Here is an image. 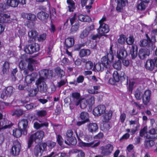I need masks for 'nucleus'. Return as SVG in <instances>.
I'll return each instance as SVG.
<instances>
[{"mask_svg":"<svg viewBox=\"0 0 157 157\" xmlns=\"http://www.w3.org/2000/svg\"><path fill=\"white\" fill-rule=\"evenodd\" d=\"M28 35L30 38L34 39L37 37L38 33L36 30H32L29 32Z\"/></svg>","mask_w":157,"mask_h":157,"instance_id":"4c0bfd02","label":"nucleus"},{"mask_svg":"<svg viewBox=\"0 0 157 157\" xmlns=\"http://www.w3.org/2000/svg\"><path fill=\"white\" fill-rule=\"evenodd\" d=\"M113 149V147L112 144H108L104 147H101V153L103 156L109 155L111 153Z\"/></svg>","mask_w":157,"mask_h":157,"instance_id":"423d86ee","label":"nucleus"},{"mask_svg":"<svg viewBox=\"0 0 157 157\" xmlns=\"http://www.w3.org/2000/svg\"><path fill=\"white\" fill-rule=\"evenodd\" d=\"M80 107L82 109H85L87 107L88 104V102L87 100L84 98H82L79 101Z\"/></svg>","mask_w":157,"mask_h":157,"instance_id":"ea45409f","label":"nucleus"},{"mask_svg":"<svg viewBox=\"0 0 157 157\" xmlns=\"http://www.w3.org/2000/svg\"><path fill=\"white\" fill-rule=\"evenodd\" d=\"M147 127H144L143 129L141 130L140 132V135L141 137H143L145 134L147 132Z\"/></svg>","mask_w":157,"mask_h":157,"instance_id":"e2e57ef3","label":"nucleus"},{"mask_svg":"<svg viewBox=\"0 0 157 157\" xmlns=\"http://www.w3.org/2000/svg\"><path fill=\"white\" fill-rule=\"evenodd\" d=\"M84 80V77L82 75H79L78 77L76 79V82L78 83H82Z\"/></svg>","mask_w":157,"mask_h":157,"instance_id":"774afa93","label":"nucleus"},{"mask_svg":"<svg viewBox=\"0 0 157 157\" xmlns=\"http://www.w3.org/2000/svg\"><path fill=\"white\" fill-rule=\"evenodd\" d=\"M143 93L142 91L138 90H136L135 92L134 96L137 100H140L143 97Z\"/></svg>","mask_w":157,"mask_h":157,"instance_id":"58836bf2","label":"nucleus"},{"mask_svg":"<svg viewBox=\"0 0 157 157\" xmlns=\"http://www.w3.org/2000/svg\"><path fill=\"white\" fill-rule=\"evenodd\" d=\"M146 6L143 2H141L137 6V8L138 10L141 11L144 10L146 8Z\"/></svg>","mask_w":157,"mask_h":157,"instance_id":"864d4df0","label":"nucleus"},{"mask_svg":"<svg viewBox=\"0 0 157 157\" xmlns=\"http://www.w3.org/2000/svg\"><path fill=\"white\" fill-rule=\"evenodd\" d=\"M121 61L119 60L115 61L113 64V67L115 69L118 70H119L121 69Z\"/></svg>","mask_w":157,"mask_h":157,"instance_id":"a19ab883","label":"nucleus"},{"mask_svg":"<svg viewBox=\"0 0 157 157\" xmlns=\"http://www.w3.org/2000/svg\"><path fill=\"white\" fill-rule=\"evenodd\" d=\"M86 43H84L82 44H78L77 45L75 46V50L78 51L81 48L83 47L85 45H86Z\"/></svg>","mask_w":157,"mask_h":157,"instance_id":"680f3d73","label":"nucleus"},{"mask_svg":"<svg viewBox=\"0 0 157 157\" xmlns=\"http://www.w3.org/2000/svg\"><path fill=\"white\" fill-rule=\"evenodd\" d=\"M74 152L75 153H78L77 157H85V153L82 150L75 149L74 150Z\"/></svg>","mask_w":157,"mask_h":157,"instance_id":"6e6d98bb","label":"nucleus"},{"mask_svg":"<svg viewBox=\"0 0 157 157\" xmlns=\"http://www.w3.org/2000/svg\"><path fill=\"white\" fill-rule=\"evenodd\" d=\"M145 67L146 69L152 71L155 68L152 59H148L146 62Z\"/></svg>","mask_w":157,"mask_h":157,"instance_id":"b1692460","label":"nucleus"},{"mask_svg":"<svg viewBox=\"0 0 157 157\" xmlns=\"http://www.w3.org/2000/svg\"><path fill=\"white\" fill-rule=\"evenodd\" d=\"M79 25V24L78 23L72 25L70 29V33H72L78 31V29Z\"/></svg>","mask_w":157,"mask_h":157,"instance_id":"de8ad7c7","label":"nucleus"},{"mask_svg":"<svg viewBox=\"0 0 157 157\" xmlns=\"http://www.w3.org/2000/svg\"><path fill=\"white\" fill-rule=\"evenodd\" d=\"M69 11L73 12L75 9V3L73 0H67Z\"/></svg>","mask_w":157,"mask_h":157,"instance_id":"2f4dec72","label":"nucleus"},{"mask_svg":"<svg viewBox=\"0 0 157 157\" xmlns=\"http://www.w3.org/2000/svg\"><path fill=\"white\" fill-rule=\"evenodd\" d=\"M40 49L39 45L37 43H33L26 46L24 48V51L27 53L32 54L37 52Z\"/></svg>","mask_w":157,"mask_h":157,"instance_id":"20e7f679","label":"nucleus"},{"mask_svg":"<svg viewBox=\"0 0 157 157\" xmlns=\"http://www.w3.org/2000/svg\"><path fill=\"white\" fill-rule=\"evenodd\" d=\"M107 59L110 62H112L114 59L113 53H108L107 55Z\"/></svg>","mask_w":157,"mask_h":157,"instance_id":"13d9d810","label":"nucleus"},{"mask_svg":"<svg viewBox=\"0 0 157 157\" xmlns=\"http://www.w3.org/2000/svg\"><path fill=\"white\" fill-rule=\"evenodd\" d=\"M106 109L105 105H100L95 108L93 110V114L95 116H99L104 113Z\"/></svg>","mask_w":157,"mask_h":157,"instance_id":"9d476101","label":"nucleus"},{"mask_svg":"<svg viewBox=\"0 0 157 157\" xmlns=\"http://www.w3.org/2000/svg\"><path fill=\"white\" fill-rule=\"evenodd\" d=\"M21 148V145L20 143L16 141L14 142V145L12 147L10 151V153L13 156L18 155Z\"/></svg>","mask_w":157,"mask_h":157,"instance_id":"6e6552de","label":"nucleus"},{"mask_svg":"<svg viewBox=\"0 0 157 157\" xmlns=\"http://www.w3.org/2000/svg\"><path fill=\"white\" fill-rule=\"evenodd\" d=\"M23 110L21 109H18L14 111L13 112V113L12 115L16 116L17 117H19L21 116L23 114Z\"/></svg>","mask_w":157,"mask_h":157,"instance_id":"37998d69","label":"nucleus"},{"mask_svg":"<svg viewBox=\"0 0 157 157\" xmlns=\"http://www.w3.org/2000/svg\"><path fill=\"white\" fill-rule=\"evenodd\" d=\"M47 114L46 111L44 110H38L36 111V114L38 117H42Z\"/></svg>","mask_w":157,"mask_h":157,"instance_id":"5fc2aeb1","label":"nucleus"},{"mask_svg":"<svg viewBox=\"0 0 157 157\" xmlns=\"http://www.w3.org/2000/svg\"><path fill=\"white\" fill-rule=\"evenodd\" d=\"M11 21L10 16L6 14L0 13V23H6Z\"/></svg>","mask_w":157,"mask_h":157,"instance_id":"2eb2a0df","label":"nucleus"},{"mask_svg":"<svg viewBox=\"0 0 157 157\" xmlns=\"http://www.w3.org/2000/svg\"><path fill=\"white\" fill-rule=\"evenodd\" d=\"M71 96L73 98L74 103L76 106H78L79 104V101L82 99L80 98V95L79 93L73 92L72 93Z\"/></svg>","mask_w":157,"mask_h":157,"instance_id":"f3484780","label":"nucleus"},{"mask_svg":"<svg viewBox=\"0 0 157 157\" xmlns=\"http://www.w3.org/2000/svg\"><path fill=\"white\" fill-rule=\"evenodd\" d=\"M38 92L36 88L34 89H31L29 90L28 95L30 97H34L36 95Z\"/></svg>","mask_w":157,"mask_h":157,"instance_id":"a18cd8bd","label":"nucleus"},{"mask_svg":"<svg viewBox=\"0 0 157 157\" xmlns=\"http://www.w3.org/2000/svg\"><path fill=\"white\" fill-rule=\"evenodd\" d=\"M74 44V39L72 38H67L65 41V45L67 48H69L73 46Z\"/></svg>","mask_w":157,"mask_h":157,"instance_id":"c85d7f7f","label":"nucleus"},{"mask_svg":"<svg viewBox=\"0 0 157 157\" xmlns=\"http://www.w3.org/2000/svg\"><path fill=\"white\" fill-rule=\"evenodd\" d=\"M149 55V52L147 49H141L139 52V57L141 59H144Z\"/></svg>","mask_w":157,"mask_h":157,"instance_id":"6ab92c4d","label":"nucleus"},{"mask_svg":"<svg viewBox=\"0 0 157 157\" xmlns=\"http://www.w3.org/2000/svg\"><path fill=\"white\" fill-rule=\"evenodd\" d=\"M55 72L57 75L61 77H62L64 75V72L59 67H57L55 69Z\"/></svg>","mask_w":157,"mask_h":157,"instance_id":"c03bdc74","label":"nucleus"},{"mask_svg":"<svg viewBox=\"0 0 157 157\" xmlns=\"http://www.w3.org/2000/svg\"><path fill=\"white\" fill-rule=\"evenodd\" d=\"M94 143V142H92L90 143H83L84 145L86 147H94L98 146L100 144V142H98L95 144H94L93 145V144Z\"/></svg>","mask_w":157,"mask_h":157,"instance_id":"603ef678","label":"nucleus"},{"mask_svg":"<svg viewBox=\"0 0 157 157\" xmlns=\"http://www.w3.org/2000/svg\"><path fill=\"white\" fill-rule=\"evenodd\" d=\"M149 133L151 134L154 135V138L157 137V133L156 132L155 129L154 128H152L149 131Z\"/></svg>","mask_w":157,"mask_h":157,"instance_id":"338daca9","label":"nucleus"},{"mask_svg":"<svg viewBox=\"0 0 157 157\" xmlns=\"http://www.w3.org/2000/svg\"><path fill=\"white\" fill-rule=\"evenodd\" d=\"M96 70L98 71H102L104 69V67L102 66L101 64L99 63H98L96 64L94 67Z\"/></svg>","mask_w":157,"mask_h":157,"instance_id":"8fccbe9b","label":"nucleus"},{"mask_svg":"<svg viewBox=\"0 0 157 157\" xmlns=\"http://www.w3.org/2000/svg\"><path fill=\"white\" fill-rule=\"evenodd\" d=\"M36 85L37 86L38 91L41 93H46L48 90L47 85L43 79H38L36 82Z\"/></svg>","mask_w":157,"mask_h":157,"instance_id":"39448f33","label":"nucleus"},{"mask_svg":"<svg viewBox=\"0 0 157 157\" xmlns=\"http://www.w3.org/2000/svg\"><path fill=\"white\" fill-rule=\"evenodd\" d=\"M134 41V39L133 36H130L126 39L127 43L129 45H131L133 44Z\"/></svg>","mask_w":157,"mask_h":157,"instance_id":"3c124183","label":"nucleus"},{"mask_svg":"<svg viewBox=\"0 0 157 157\" xmlns=\"http://www.w3.org/2000/svg\"><path fill=\"white\" fill-rule=\"evenodd\" d=\"M78 17L79 20L82 22H90L91 21V18L87 15L80 14L78 16Z\"/></svg>","mask_w":157,"mask_h":157,"instance_id":"393cba45","label":"nucleus"},{"mask_svg":"<svg viewBox=\"0 0 157 157\" xmlns=\"http://www.w3.org/2000/svg\"><path fill=\"white\" fill-rule=\"evenodd\" d=\"M87 100L88 104L92 105L94 103V97H91Z\"/></svg>","mask_w":157,"mask_h":157,"instance_id":"69168bd1","label":"nucleus"},{"mask_svg":"<svg viewBox=\"0 0 157 157\" xmlns=\"http://www.w3.org/2000/svg\"><path fill=\"white\" fill-rule=\"evenodd\" d=\"M21 17L24 19H26L32 21H35L37 20L36 15L31 13H22L21 14Z\"/></svg>","mask_w":157,"mask_h":157,"instance_id":"ddd939ff","label":"nucleus"},{"mask_svg":"<svg viewBox=\"0 0 157 157\" xmlns=\"http://www.w3.org/2000/svg\"><path fill=\"white\" fill-rule=\"evenodd\" d=\"M56 140L58 144L61 146H62L63 144V140L62 137L59 135L56 136Z\"/></svg>","mask_w":157,"mask_h":157,"instance_id":"09e8293b","label":"nucleus"},{"mask_svg":"<svg viewBox=\"0 0 157 157\" xmlns=\"http://www.w3.org/2000/svg\"><path fill=\"white\" fill-rule=\"evenodd\" d=\"M151 94V91L149 90H146L143 94L142 100L144 104L146 105L148 103Z\"/></svg>","mask_w":157,"mask_h":157,"instance_id":"9b49d317","label":"nucleus"},{"mask_svg":"<svg viewBox=\"0 0 157 157\" xmlns=\"http://www.w3.org/2000/svg\"><path fill=\"white\" fill-rule=\"evenodd\" d=\"M9 69V63L7 61H5L3 66L2 71L3 73H6L8 72Z\"/></svg>","mask_w":157,"mask_h":157,"instance_id":"79ce46f5","label":"nucleus"},{"mask_svg":"<svg viewBox=\"0 0 157 157\" xmlns=\"http://www.w3.org/2000/svg\"><path fill=\"white\" fill-rule=\"evenodd\" d=\"M46 35L45 33H43L40 35L37 38V39L39 41H43L45 40L46 38Z\"/></svg>","mask_w":157,"mask_h":157,"instance_id":"bf43d9fd","label":"nucleus"},{"mask_svg":"<svg viewBox=\"0 0 157 157\" xmlns=\"http://www.w3.org/2000/svg\"><path fill=\"white\" fill-rule=\"evenodd\" d=\"M154 144V142L152 140H147L145 141V146L147 148L153 146Z\"/></svg>","mask_w":157,"mask_h":157,"instance_id":"49530a36","label":"nucleus"},{"mask_svg":"<svg viewBox=\"0 0 157 157\" xmlns=\"http://www.w3.org/2000/svg\"><path fill=\"white\" fill-rule=\"evenodd\" d=\"M82 62L85 63V68L87 70H90L93 67V63L90 61L87 60L85 59H83L82 60Z\"/></svg>","mask_w":157,"mask_h":157,"instance_id":"7c9ffc66","label":"nucleus"},{"mask_svg":"<svg viewBox=\"0 0 157 157\" xmlns=\"http://www.w3.org/2000/svg\"><path fill=\"white\" fill-rule=\"evenodd\" d=\"M101 65L102 66L105 67V68H109L110 67V62L107 59L106 56L103 57L101 59Z\"/></svg>","mask_w":157,"mask_h":157,"instance_id":"a878e982","label":"nucleus"},{"mask_svg":"<svg viewBox=\"0 0 157 157\" xmlns=\"http://www.w3.org/2000/svg\"><path fill=\"white\" fill-rule=\"evenodd\" d=\"M48 125V124L47 122H44V123L40 124L37 122H36L34 123V127L36 129H38L44 126L47 127Z\"/></svg>","mask_w":157,"mask_h":157,"instance_id":"f704fd0d","label":"nucleus"},{"mask_svg":"<svg viewBox=\"0 0 157 157\" xmlns=\"http://www.w3.org/2000/svg\"><path fill=\"white\" fill-rule=\"evenodd\" d=\"M90 52L89 49H82L79 52V56L82 57L86 56H89L90 54Z\"/></svg>","mask_w":157,"mask_h":157,"instance_id":"72a5a7b5","label":"nucleus"},{"mask_svg":"<svg viewBox=\"0 0 157 157\" xmlns=\"http://www.w3.org/2000/svg\"><path fill=\"white\" fill-rule=\"evenodd\" d=\"M38 18L43 23H45L47 22L49 15L47 13L44 11H40L37 14Z\"/></svg>","mask_w":157,"mask_h":157,"instance_id":"f8f14e48","label":"nucleus"},{"mask_svg":"<svg viewBox=\"0 0 157 157\" xmlns=\"http://www.w3.org/2000/svg\"><path fill=\"white\" fill-rule=\"evenodd\" d=\"M88 130L93 133L96 132L98 129V126L96 123H90L87 125Z\"/></svg>","mask_w":157,"mask_h":157,"instance_id":"5701e85b","label":"nucleus"},{"mask_svg":"<svg viewBox=\"0 0 157 157\" xmlns=\"http://www.w3.org/2000/svg\"><path fill=\"white\" fill-rule=\"evenodd\" d=\"M99 33L101 35H104L105 33H107L109 31V29L108 25L105 24H101L98 29Z\"/></svg>","mask_w":157,"mask_h":157,"instance_id":"dca6fc26","label":"nucleus"},{"mask_svg":"<svg viewBox=\"0 0 157 157\" xmlns=\"http://www.w3.org/2000/svg\"><path fill=\"white\" fill-rule=\"evenodd\" d=\"M113 76V78L109 80V82L111 84L114 85L116 82H118L120 80L124 84L128 85V78L127 77H126L124 72H121L120 75L118 71H114Z\"/></svg>","mask_w":157,"mask_h":157,"instance_id":"f257e3e1","label":"nucleus"},{"mask_svg":"<svg viewBox=\"0 0 157 157\" xmlns=\"http://www.w3.org/2000/svg\"><path fill=\"white\" fill-rule=\"evenodd\" d=\"M127 54L126 51L124 47L121 48L119 52H117V56L118 58L121 59L125 58L127 56Z\"/></svg>","mask_w":157,"mask_h":157,"instance_id":"aec40b11","label":"nucleus"},{"mask_svg":"<svg viewBox=\"0 0 157 157\" xmlns=\"http://www.w3.org/2000/svg\"><path fill=\"white\" fill-rule=\"evenodd\" d=\"M79 117L81 120L85 121L86 122L89 121V115L86 112H82L80 113Z\"/></svg>","mask_w":157,"mask_h":157,"instance_id":"473e14b6","label":"nucleus"},{"mask_svg":"<svg viewBox=\"0 0 157 157\" xmlns=\"http://www.w3.org/2000/svg\"><path fill=\"white\" fill-rule=\"evenodd\" d=\"M65 143L68 145H75L77 143V140L74 136L67 138V140L65 141Z\"/></svg>","mask_w":157,"mask_h":157,"instance_id":"c756f323","label":"nucleus"},{"mask_svg":"<svg viewBox=\"0 0 157 157\" xmlns=\"http://www.w3.org/2000/svg\"><path fill=\"white\" fill-rule=\"evenodd\" d=\"M44 132L42 131H37L34 134L31 135L28 142V147L30 148L33 143V141L35 142L41 141L44 136Z\"/></svg>","mask_w":157,"mask_h":157,"instance_id":"f03ea898","label":"nucleus"},{"mask_svg":"<svg viewBox=\"0 0 157 157\" xmlns=\"http://www.w3.org/2000/svg\"><path fill=\"white\" fill-rule=\"evenodd\" d=\"M125 40V36L124 35H121L118 40V42L121 44L124 43Z\"/></svg>","mask_w":157,"mask_h":157,"instance_id":"0e129e2a","label":"nucleus"},{"mask_svg":"<svg viewBox=\"0 0 157 157\" xmlns=\"http://www.w3.org/2000/svg\"><path fill=\"white\" fill-rule=\"evenodd\" d=\"M137 50L138 48L136 45H133L132 46L130 54L131 55L132 59H134L136 57L137 55Z\"/></svg>","mask_w":157,"mask_h":157,"instance_id":"412c9836","label":"nucleus"},{"mask_svg":"<svg viewBox=\"0 0 157 157\" xmlns=\"http://www.w3.org/2000/svg\"><path fill=\"white\" fill-rule=\"evenodd\" d=\"M40 77L38 79H43L44 81L48 74V70H42L39 72Z\"/></svg>","mask_w":157,"mask_h":157,"instance_id":"bb28decb","label":"nucleus"},{"mask_svg":"<svg viewBox=\"0 0 157 157\" xmlns=\"http://www.w3.org/2000/svg\"><path fill=\"white\" fill-rule=\"evenodd\" d=\"M89 33V32L86 28L80 34V37L81 38H83L87 36Z\"/></svg>","mask_w":157,"mask_h":157,"instance_id":"4d7b16f0","label":"nucleus"},{"mask_svg":"<svg viewBox=\"0 0 157 157\" xmlns=\"http://www.w3.org/2000/svg\"><path fill=\"white\" fill-rule=\"evenodd\" d=\"M112 115V111H109L107 113H104L103 115L102 121L103 122H108L111 119Z\"/></svg>","mask_w":157,"mask_h":157,"instance_id":"cd10ccee","label":"nucleus"},{"mask_svg":"<svg viewBox=\"0 0 157 157\" xmlns=\"http://www.w3.org/2000/svg\"><path fill=\"white\" fill-rule=\"evenodd\" d=\"M25 61L29 62L28 64V69L31 71H33L34 68V63L36 62V61L32 58H29L25 59Z\"/></svg>","mask_w":157,"mask_h":157,"instance_id":"4be33fe9","label":"nucleus"},{"mask_svg":"<svg viewBox=\"0 0 157 157\" xmlns=\"http://www.w3.org/2000/svg\"><path fill=\"white\" fill-rule=\"evenodd\" d=\"M153 41L143 39L141 40L139 42V45L140 47L147 48L150 47L152 46Z\"/></svg>","mask_w":157,"mask_h":157,"instance_id":"4468645a","label":"nucleus"},{"mask_svg":"<svg viewBox=\"0 0 157 157\" xmlns=\"http://www.w3.org/2000/svg\"><path fill=\"white\" fill-rule=\"evenodd\" d=\"M7 4L10 6L15 7L18 5V2L17 0H7Z\"/></svg>","mask_w":157,"mask_h":157,"instance_id":"e433bc0d","label":"nucleus"},{"mask_svg":"<svg viewBox=\"0 0 157 157\" xmlns=\"http://www.w3.org/2000/svg\"><path fill=\"white\" fill-rule=\"evenodd\" d=\"M74 132L71 129H69L68 130L66 133V136L68 138H70L72 137L73 136V135Z\"/></svg>","mask_w":157,"mask_h":157,"instance_id":"052dcab7","label":"nucleus"},{"mask_svg":"<svg viewBox=\"0 0 157 157\" xmlns=\"http://www.w3.org/2000/svg\"><path fill=\"white\" fill-rule=\"evenodd\" d=\"M22 132H23V130L19 128L18 129L16 128L13 130V135L14 137L18 138L21 136Z\"/></svg>","mask_w":157,"mask_h":157,"instance_id":"c9c22d12","label":"nucleus"},{"mask_svg":"<svg viewBox=\"0 0 157 157\" xmlns=\"http://www.w3.org/2000/svg\"><path fill=\"white\" fill-rule=\"evenodd\" d=\"M47 145V144L44 143L36 145L33 149L34 155L36 156H41L43 151L46 150Z\"/></svg>","mask_w":157,"mask_h":157,"instance_id":"7ed1b4c3","label":"nucleus"},{"mask_svg":"<svg viewBox=\"0 0 157 157\" xmlns=\"http://www.w3.org/2000/svg\"><path fill=\"white\" fill-rule=\"evenodd\" d=\"M37 76V73H32L31 75H28L25 76V81L27 83L30 84L34 81Z\"/></svg>","mask_w":157,"mask_h":157,"instance_id":"a211bd4d","label":"nucleus"},{"mask_svg":"<svg viewBox=\"0 0 157 157\" xmlns=\"http://www.w3.org/2000/svg\"><path fill=\"white\" fill-rule=\"evenodd\" d=\"M28 121L26 119H23L18 123V127L19 128L23 130V134L26 135L27 133L26 128L28 127Z\"/></svg>","mask_w":157,"mask_h":157,"instance_id":"1a4fd4ad","label":"nucleus"},{"mask_svg":"<svg viewBox=\"0 0 157 157\" xmlns=\"http://www.w3.org/2000/svg\"><path fill=\"white\" fill-rule=\"evenodd\" d=\"M14 89L12 86H9L6 88L1 95L2 99H5L8 97H10L14 93Z\"/></svg>","mask_w":157,"mask_h":157,"instance_id":"0eeeda50","label":"nucleus"}]
</instances>
